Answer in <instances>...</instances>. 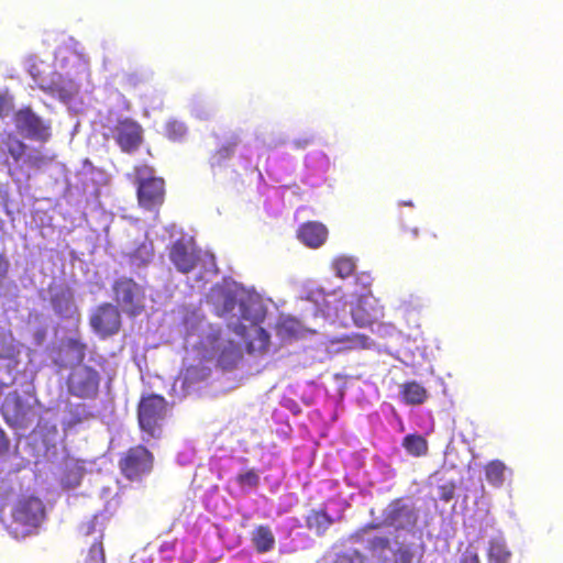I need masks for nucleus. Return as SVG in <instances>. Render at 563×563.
Here are the masks:
<instances>
[{"instance_id": "nucleus-1", "label": "nucleus", "mask_w": 563, "mask_h": 563, "mask_svg": "<svg viewBox=\"0 0 563 563\" xmlns=\"http://www.w3.org/2000/svg\"><path fill=\"white\" fill-rule=\"evenodd\" d=\"M136 186L139 206L147 211L158 210L166 196V186L163 177L155 175V169L147 163H140L133 167L129 175Z\"/></svg>"}, {"instance_id": "nucleus-2", "label": "nucleus", "mask_w": 563, "mask_h": 563, "mask_svg": "<svg viewBox=\"0 0 563 563\" xmlns=\"http://www.w3.org/2000/svg\"><path fill=\"white\" fill-rule=\"evenodd\" d=\"M136 411L139 427L145 434L143 440L159 439L163 434V426L168 412L166 399L156 394L142 396Z\"/></svg>"}, {"instance_id": "nucleus-3", "label": "nucleus", "mask_w": 563, "mask_h": 563, "mask_svg": "<svg viewBox=\"0 0 563 563\" xmlns=\"http://www.w3.org/2000/svg\"><path fill=\"white\" fill-rule=\"evenodd\" d=\"M111 288L117 307H120L129 318H136L145 311V288L132 277L117 278Z\"/></svg>"}, {"instance_id": "nucleus-4", "label": "nucleus", "mask_w": 563, "mask_h": 563, "mask_svg": "<svg viewBox=\"0 0 563 563\" xmlns=\"http://www.w3.org/2000/svg\"><path fill=\"white\" fill-rule=\"evenodd\" d=\"M154 460V454L146 446L137 444L120 455L118 465L123 477L140 482L153 471Z\"/></svg>"}, {"instance_id": "nucleus-5", "label": "nucleus", "mask_w": 563, "mask_h": 563, "mask_svg": "<svg viewBox=\"0 0 563 563\" xmlns=\"http://www.w3.org/2000/svg\"><path fill=\"white\" fill-rule=\"evenodd\" d=\"M99 373L88 365L74 367L67 378L69 394L82 399L96 398L99 393Z\"/></svg>"}, {"instance_id": "nucleus-6", "label": "nucleus", "mask_w": 563, "mask_h": 563, "mask_svg": "<svg viewBox=\"0 0 563 563\" xmlns=\"http://www.w3.org/2000/svg\"><path fill=\"white\" fill-rule=\"evenodd\" d=\"M89 324L100 338L112 336L119 333L121 329V312L117 306L103 302L92 310L89 317Z\"/></svg>"}, {"instance_id": "nucleus-7", "label": "nucleus", "mask_w": 563, "mask_h": 563, "mask_svg": "<svg viewBox=\"0 0 563 563\" xmlns=\"http://www.w3.org/2000/svg\"><path fill=\"white\" fill-rule=\"evenodd\" d=\"M201 343L205 346H210L211 353L207 357L216 358L218 366L222 369L235 368L241 360L238 345L233 341L222 339L219 332L208 334Z\"/></svg>"}, {"instance_id": "nucleus-8", "label": "nucleus", "mask_w": 563, "mask_h": 563, "mask_svg": "<svg viewBox=\"0 0 563 563\" xmlns=\"http://www.w3.org/2000/svg\"><path fill=\"white\" fill-rule=\"evenodd\" d=\"M45 518V507L37 497L29 496L19 499L12 509L13 522L24 528L22 533L36 528Z\"/></svg>"}, {"instance_id": "nucleus-9", "label": "nucleus", "mask_w": 563, "mask_h": 563, "mask_svg": "<svg viewBox=\"0 0 563 563\" xmlns=\"http://www.w3.org/2000/svg\"><path fill=\"white\" fill-rule=\"evenodd\" d=\"M385 527H395L397 530L415 527L418 522V514L413 507L407 505L404 498L393 499L383 511Z\"/></svg>"}, {"instance_id": "nucleus-10", "label": "nucleus", "mask_w": 563, "mask_h": 563, "mask_svg": "<svg viewBox=\"0 0 563 563\" xmlns=\"http://www.w3.org/2000/svg\"><path fill=\"white\" fill-rule=\"evenodd\" d=\"M14 123L30 139L45 142L51 136L49 126L30 108L19 110L14 115Z\"/></svg>"}, {"instance_id": "nucleus-11", "label": "nucleus", "mask_w": 563, "mask_h": 563, "mask_svg": "<svg viewBox=\"0 0 563 563\" xmlns=\"http://www.w3.org/2000/svg\"><path fill=\"white\" fill-rule=\"evenodd\" d=\"M169 261L183 274L192 272L200 260L198 250L183 239L176 240L168 250Z\"/></svg>"}, {"instance_id": "nucleus-12", "label": "nucleus", "mask_w": 563, "mask_h": 563, "mask_svg": "<svg viewBox=\"0 0 563 563\" xmlns=\"http://www.w3.org/2000/svg\"><path fill=\"white\" fill-rule=\"evenodd\" d=\"M352 317L358 327H369L383 319L384 308L378 305L376 299L362 297L352 309Z\"/></svg>"}, {"instance_id": "nucleus-13", "label": "nucleus", "mask_w": 563, "mask_h": 563, "mask_svg": "<svg viewBox=\"0 0 563 563\" xmlns=\"http://www.w3.org/2000/svg\"><path fill=\"white\" fill-rule=\"evenodd\" d=\"M115 141L123 152L131 153L142 143V128L134 121H120L115 126Z\"/></svg>"}, {"instance_id": "nucleus-14", "label": "nucleus", "mask_w": 563, "mask_h": 563, "mask_svg": "<svg viewBox=\"0 0 563 563\" xmlns=\"http://www.w3.org/2000/svg\"><path fill=\"white\" fill-rule=\"evenodd\" d=\"M298 239L308 247H320L328 239V229L318 221L302 223L297 232Z\"/></svg>"}, {"instance_id": "nucleus-15", "label": "nucleus", "mask_w": 563, "mask_h": 563, "mask_svg": "<svg viewBox=\"0 0 563 563\" xmlns=\"http://www.w3.org/2000/svg\"><path fill=\"white\" fill-rule=\"evenodd\" d=\"M251 542L257 553H267L275 548L276 539L268 525H258L251 532Z\"/></svg>"}, {"instance_id": "nucleus-16", "label": "nucleus", "mask_w": 563, "mask_h": 563, "mask_svg": "<svg viewBox=\"0 0 563 563\" xmlns=\"http://www.w3.org/2000/svg\"><path fill=\"white\" fill-rule=\"evenodd\" d=\"M334 521L325 508L311 509L306 517V527L317 536L322 537Z\"/></svg>"}, {"instance_id": "nucleus-17", "label": "nucleus", "mask_w": 563, "mask_h": 563, "mask_svg": "<svg viewBox=\"0 0 563 563\" xmlns=\"http://www.w3.org/2000/svg\"><path fill=\"white\" fill-rule=\"evenodd\" d=\"M400 397L406 405L419 406L427 401L429 393L417 380H410L400 386Z\"/></svg>"}, {"instance_id": "nucleus-18", "label": "nucleus", "mask_w": 563, "mask_h": 563, "mask_svg": "<svg viewBox=\"0 0 563 563\" xmlns=\"http://www.w3.org/2000/svg\"><path fill=\"white\" fill-rule=\"evenodd\" d=\"M25 151L26 145L12 133H8L1 140V153L10 156L14 164L21 161Z\"/></svg>"}, {"instance_id": "nucleus-19", "label": "nucleus", "mask_w": 563, "mask_h": 563, "mask_svg": "<svg viewBox=\"0 0 563 563\" xmlns=\"http://www.w3.org/2000/svg\"><path fill=\"white\" fill-rule=\"evenodd\" d=\"M511 552L501 539H492L488 544V563H509Z\"/></svg>"}, {"instance_id": "nucleus-20", "label": "nucleus", "mask_w": 563, "mask_h": 563, "mask_svg": "<svg viewBox=\"0 0 563 563\" xmlns=\"http://www.w3.org/2000/svg\"><path fill=\"white\" fill-rule=\"evenodd\" d=\"M402 446L408 454L420 457L429 451L428 441L420 434H407L402 440Z\"/></svg>"}, {"instance_id": "nucleus-21", "label": "nucleus", "mask_w": 563, "mask_h": 563, "mask_svg": "<svg viewBox=\"0 0 563 563\" xmlns=\"http://www.w3.org/2000/svg\"><path fill=\"white\" fill-rule=\"evenodd\" d=\"M507 466L500 460H493L485 465V477L494 487L503 486Z\"/></svg>"}, {"instance_id": "nucleus-22", "label": "nucleus", "mask_w": 563, "mask_h": 563, "mask_svg": "<svg viewBox=\"0 0 563 563\" xmlns=\"http://www.w3.org/2000/svg\"><path fill=\"white\" fill-rule=\"evenodd\" d=\"M210 368L202 364L190 365L185 368L184 384L190 386L198 382H202L210 376Z\"/></svg>"}, {"instance_id": "nucleus-23", "label": "nucleus", "mask_w": 563, "mask_h": 563, "mask_svg": "<svg viewBox=\"0 0 563 563\" xmlns=\"http://www.w3.org/2000/svg\"><path fill=\"white\" fill-rule=\"evenodd\" d=\"M422 554H419L417 558V562H420ZM416 554L413 549L408 545L400 543L397 549L393 552V561L391 563H415Z\"/></svg>"}, {"instance_id": "nucleus-24", "label": "nucleus", "mask_w": 563, "mask_h": 563, "mask_svg": "<svg viewBox=\"0 0 563 563\" xmlns=\"http://www.w3.org/2000/svg\"><path fill=\"white\" fill-rule=\"evenodd\" d=\"M165 136L173 141V142H177V141H181L186 134H187V126L185 125V123L178 121V120H169L166 124H165Z\"/></svg>"}, {"instance_id": "nucleus-25", "label": "nucleus", "mask_w": 563, "mask_h": 563, "mask_svg": "<svg viewBox=\"0 0 563 563\" xmlns=\"http://www.w3.org/2000/svg\"><path fill=\"white\" fill-rule=\"evenodd\" d=\"M333 269L340 278H347L355 271V263L351 257L341 256L334 260Z\"/></svg>"}, {"instance_id": "nucleus-26", "label": "nucleus", "mask_w": 563, "mask_h": 563, "mask_svg": "<svg viewBox=\"0 0 563 563\" xmlns=\"http://www.w3.org/2000/svg\"><path fill=\"white\" fill-rule=\"evenodd\" d=\"M84 563H106L102 536L91 543Z\"/></svg>"}, {"instance_id": "nucleus-27", "label": "nucleus", "mask_w": 563, "mask_h": 563, "mask_svg": "<svg viewBox=\"0 0 563 563\" xmlns=\"http://www.w3.org/2000/svg\"><path fill=\"white\" fill-rule=\"evenodd\" d=\"M391 541L387 536H374L367 541V550L382 556L387 550L390 549Z\"/></svg>"}, {"instance_id": "nucleus-28", "label": "nucleus", "mask_w": 563, "mask_h": 563, "mask_svg": "<svg viewBox=\"0 0 563 563\" xmlns=\"http://www.w3.org/2000/svg\"><path fill=\"white\" fill-rule=\"evenodd\" d=\"M365 556L356 549L335 554L330 563H364Z\"/></svg>"}, {"instance_id": "nucleus-29", "label": "nucleus", "mask_w": 563, "mask_h": 563, "mask_svg": "<svg viewBox=\"0 0 563 563\" xmlns=\"http://www.w3.org/2000/svg\"><path fill=\"white\" fill-rule=\"evenodd\" d=\"M367 338L363 334L342 335L331 340L332 343H344L349 349L365 346Z\"/></svg>"}, {"instance_id": "nucleus-30", "label": "nucleus", "mask_w": 563, "mask_h": 563, "mask_svg": "<svg viewBox=\"0 0 563 563\" xmlns=\"http://www.w3.org/2000/svg\"><path fill=\"white\" fill-rule=\"evenodd\" d=\"M236 482L241 487L256 488L260 485V476L254 470H249L239 474Z\"/></svg>"}, {"instance_id": "nucleus-31", "label": "nucleus", "mask_w": 563, "mask_h": 563, "mask_svg": "<svg viewBox=\"0 0 563 563\" xmlns=\"http://www.w3.org/2000/svg\"><path fill=\"white\" fill-rule=\"evenodd\" d=\"M66 346L69 351L74 352L79 361H82L86 355L87 345L79 339H68Z\"/></svg>"}, {"instance_id": "nucleus-32", "label": "nucleus", "mask_w": 563, "mask_h": 563, "mask_svg": "<svg viewBox=\"0 0 563 563\" xmlns=\"http://www.w3.org/2000/svg\"><path fill=\"white\" fill-rule=\"evenodd\" d=\"M298 327H299V324L295 319L284 320L278 325V334L279 335H285V334L296 335L298 332Z\"/></svg>"}, {"instance_id": "nucleus-33", "label": "nucleus", "mask_w": 563, "mask_h": 563, "mask_svg": "<svg viewBox=\"0 0 563 563\" xmlns=\"http://www.w3.org/2000/svg\"><path fill=\"white\" fill-rule=\"evenodd\" d=\"M235 146L236 142H231L222 145L220 148L216 151L214 157H217L219 162L231 157L232 154L234 153Z\"/></svg>"}, {"instance_id": "nucleus-34", "label": "nucleus", "mask_w": 563, "mask_h": 563, "mask_svg": "<svg viewBox=\"0 0 563 563\" xmlns=\"http://www.w3.org/2000/svg\"><path fill=\"white\" fill-rule=\"evenodd\" d=\"M385 527L383 521L382 522H368L361 527L357 531H355L352 536V538L356 541H360L362 536L372 530H378L379 528Z\"/></svg>"}, {"instance_id": "nucleus-35", "label": "nucleus", "mask_w": 563, "mask_h": 563, "mask_svg": "<svg viewBox=\"0 0 563 563\" xmlns=\"http://www.w3.org/2000/svg\"><path fill=\"white\" fill-rule=\"evenodd\" d=\"M401 236L407 242L416 241L418 239V236H419V229L418 228H409L407 225H402V228H401Z\"/></svg>"}, {"instance_id": "nucleus-36", "label": "nucleus", "mask_w": 563, "mask_h": 563, "mask_svg": "<svg viewBox=\"0 0 563 563\" xmlns=\"http://www.w3.org/2000/svg\"><path fill=\"white\" fill-rule=\"evenodd\" d=\"M455 486L453 484L443 485L440 487V499L443 501H450L454 497Z\"/></svg>"}, {"instance_id": "nucleus-37", "label": "nucleus", "mask_w": 563, "mask_h": 563, "mask_svg": "<svg viewBox=\"0 0 563 563\" xmlns=\"http://www.w3.org/2000/svg\"><path fill=\"white\" fill-rule=\"evenodd\" d=\"M461 563H481V560L476 552L467 550L463 553Z\"/></svg>"}, {"instance_id": "nucleus-38", "label": "nucleus", "mask_w": 563, "mask_h": 563, "mask_svg": "<svg viewBox=\"0 0 563 563\" xmlns=\"http://www.w3.org/2000/svg\"><path fill=\"white\" fill-rule=\"evenodd\" d=\"M439 240V234L434 230H427L424 234V244L427 246H432Z\"/></svg>"}, {"instance_id": "nucleus-39", "label": "nucleus", "mask_w": 563, "mask_h": 563, "mask_svg": "<svg viewBox=\"0 0 563 563\" xmlns=\"http://www.w3.org/2000/svg\"><path fill=\"white\" fill-rule=\"evenodd\" d=\"M9 271V262L3 254L0 253V279L7 277Z\"/></svg>"}, {"instance_id": "nucleus-40", "label": "nucleus", "mask_w": 563, "mask_h": 563, "mask_svg": "<svg viewBox=\"0 0 563 563\" xmlns=\"http://www.w3.org/2000/svg\"><path fill=\"white\" fill-rule=\"evenodd\" d=\"M240 307H241V318L244 320H253V317L249 312V310L245 307V303L243 301H241Z\"/></svg>"}, {"instance_id": "nucleus-41", "label": "nucleus", "mask_w": 563, "mask_h": 563, "mask_svg": "<svg viewBox=\"0 0 563 563\" xmlns=\"http://www.w3.org/2000/svg\"><path fill=\"white\" fill-rule=\"evenodd\" d=\"M257 333L261 338H263L265 341H268L269 335L263 328L257 329Z\"/></svg>"}]
</instances>
